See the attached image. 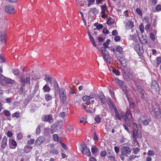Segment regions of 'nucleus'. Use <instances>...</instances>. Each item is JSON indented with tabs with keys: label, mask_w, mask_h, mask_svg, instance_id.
<instances>
[{
	"label": "nucleus",
	"mask_w": 161,
	"mask_h": 161,
	"mask_svg": "<svg viewBox=\"0 0 161 161\" xmlns=\"http://www.w3.org/2000/svg\"><path fill=\"white\" fill-rule=\"evenodd\" d=\"M92 12L94 14H96L98 13L97 10L96 8H93L92 9Z\"/></svg>",
	"instance_id": "680f3d73"
},
{
	"label": "nucleus",
	"mask_w": 161,
	"mask_h": 161,
	"mask_svg": "<svg viewBox=\"0 0 161 161\" xmlns=\"http://www.w3.org/2000/svg\"><path fill=\"white\" fill-rule=\"evenodd\" d=\"M134 49L139 55H141L143 52L142 48L139 44L136 43L135 44Z\"/></svg>",
	"instance_id": "9b49d317"
},
{
	"label": "nucleus",
	"mask_w": 161,
	"mask_h": 161,
	"mask_svg": "<svg viewBox=\"0 0 161 161\" xmlns=\"http://www.w3.org/2000/svg\"><path fill=\"white\" fill-rule=\"evenodd\" d=\"M115 83L118 85L120 88L123 91L126 89V86L125 83L122 81L118 79H115L114 80Z\"/></svg>",
	"instance_id": "1a4fd4ad"
},
{
	"label": "nucleus",
	"mask_w": 161,
	"mask_h": 161,
	"mask_svg": "<svg viewBox=\"0 0 161 161\" xmlns=\"http://www.w3.org/2000/svg\"><path fill=\"white\" fill-rule=\"evenodd\" d=\"M140 151V148L138 147H137L136 148H133V153L135 154H137L138 152H139Z\"/></svg>",
	"instance_id": "79ce46f5"
},
{
	"label": "nucleus",
	"mask_w": 161,
	"mask_h": 161,
	"mask_svg": "<svg viewBox=\"0 0 161 161\" xmlns=\"http://www.w3.org/2000/svg\"><path fill=\"white\" fill-rule=\"evenodd\" d=\"M150 121V119L149 118H147L145 119L141 120L140 119L138 120V121L140 123L141 121L143 125L145 126H146L149 125V122Z\"/></svg>",
	"instance_id": "b1692460"
},
{
	"label": "nucleus",
	"mask_w": 161,
	"mask_h": 161,
	"mask_svg": "<svg viewBox=\"0 0 161 161\" xmlns=\"http://www.w3.org/2000/svg\"><path fill=\"white\" fill-rule=\"evenodd\" d=\"M53 140L56 142L59 143L61 142V141L58 137V135L56 134H54L53 136Z\"/></svg>",
	"instance_id": "7c9ffc66"
},
{
	"label": "nucleus",
	"mask_w": 161,
	"mask_h": 161,
	"mask_svg": "<svg viewBox=\"0 0 161 161\" xmlns=\"http://www.w3.org/2000/svg\"><path fill=\"white\" fill-rule=\"evenodd\" d=\"M99 97L102 103L104 104L106 103V99L104 95L102 93L100 94Z\"/></svg>",
	"instance_id": "cd10ccee"
},
{
	"label": "nucleus",
	"mask_w": 161,
	"mask_h": 161,
	"mask_svg": "<svg viewBox=\"0 0 161 161\" xmlns=\"http://www.w3.org/2000/svg\"><path fill=\"white\" fill-rule=\"evenodd\" d=\"M94 120L97 123H99L101 121V115H96L94 117Z\"/></svg>",
	"instance_id": "e433bc0d"
},
{
	"label": "nucleus",
	"mask_w": 161,
	"mask_h": 161,
	"mask_svg": "<svg viewBox=\"0 0 161 161\" xmlns=\"http://www.w3.org/2000/svg\"><path fill=\"white\" fill-rule=\"evenodd\" d=\"M150 112L151 114L154 115L156 118L161 119V112L158 105L152 104V108L150 109Z\"/></svg>",
	"instance_id": "f03ea898"
},
{
	"label": "nucleus",
	"mask_w": 161,
	"mask_h": 161,
	"mask_svg": "<svg viewBox=\"0 0 161 161\" xmlns=\"http://www.w3.org/2000/svg\"><path fill=\"white\" fill-rule=\"evenodd\" d=\"M53 86H54V88L55 90L57 92H58L59 89V86L56 81L55 79H54V80H53Z\"/></svg>",
	"instance_id": "c85d7f7f"
},
{
	"label": "nucleus",
	"mask_w": 161,
	"mask_h": 161,
	"mask_svg": "<svg viewBox=\"0 0 161 161\" xmlns=\"http://www.w3.org/2000/svg\"><path fill=\"white\" fill-rule=\"evenodd\" d=\"M45 99L48 102L51 100L52 98V96L49 94H46L45 95Z\"/></svg>",
	"instance_id": "c9c22d12"
},
{
	"label": "nucleus",
	"mask_w": 161,
	"mask_h": 161,
	"mask_svg": "<svg viewBox=\"0 0 161 161\" xmlns=\"http://www.w3.org/2000/svg\"><path fill=\"white\" fill-rule=\"evenodd\" d=\"M59 96L65 93V90L63 88H61L60 89H59Z\"/></svg>",
	"instance_id": "09e8293b"
},
{
	"label": "nucleus",
	"mask_w": 161,
	"mask_h": 161,
	"mask_svg": "<svg viewBox=\"0 0 161 161\" xmlns=\"http://www.w3.org/2000/svg\"><path fill=\"white\" fill-rule=\"evenodd\" d=\"M114 149L115 152L116 153H119V148L118 147H114Z\"/></svg>",
	"instance_id": "774afa93"
},
{
	"label": "nucleus",
	"mask_w": 161,
	"mask_h": 161,
	"mask_svg": "<svg viewBox=\"0 0 161 161\" xmlns=\"http://www.w3.org/2000/svg\"><path fill=\"white\" fill-rule=\"evenodd\" d=\"M124 79L126 81H130L133 78V73L131 72L128 73H124L123 75Z\"/></svg>",
	"instance_id": "f8f14e48"
},
{
	"label": "nucleus",
	"mask_w": 161,
	"mask_h": 161,
	"mask_svg": "<svg viewBox=\"0 0 161 161\" xmlns=\"http://www.w3.org/2000/svg\"><path fill=\"white\" fill-rule=\"evenodd\" d=\"M101 14L105 13V11L108 9L107 7L106 6L105 4L104 5L101 6Z\"/></svg>",
	"instance_id": "2f4dec72"
},
{
	"label": "nucleus",
	"mask_w": 161,
	"mask_h": 161,
	"mask_svg": "<svg viewBox=\"0 0 161 161\" xmlns=\"http://www.w3.org/2000/svg\"><path fill=\"white\" fill-rule=\"evenodd\" d=\"M117 59L121 64L122 66L123 67L126 66L127 61L125 59L124 57H118Z\"/></svg>",
	"instance_id": "6ab92c4d"
},
{
	"label": "nucleus",
	"mask_w": 161,
	"mask_h": 161,
	"mask_svg": "<svg viewBox=\"0 0 161 161\" xmlns=\"http://www.w3.org/2000/svg\"><path fill=\"white\" fill-rule=\"evenodd\" d=\"M121 153L120 155V159L122 160L125 159V157H127L131 152V149L127 145H124L121 148Z\"/></svg>",
	"instance_id": "f257e3e1"
},
{
	"label": "nucleus",
	"mask_w": 161,
	"mask_h": 161,
	"mask_svg": "<svg viewBox=\"0 0 161 161\" xmlns=\"http://www.w3.org/2000/svg\"><path fill=\"white\" fill-rule=\"evenodd\" d=\"M108 104L109 108L112 109L114 111L115 109H117L115 106L114 103L112 102L110 98H108Z\"/></svg>",
	"instance_id": "a211bd4d"
},
{
	"label": "nucleus",
	"mask_w": 161,
	"mask_h": 161,
	"mask_svg": "<svg viewBox=\"0 0 161 161\" xmlns=\"http://www.w3.org/2000/svg\"><path fill=\"white\" fill-rule=\"evenodd\" d=\"M82 107L85 110V111L87 113H94L96 111L95 108L93 109V112L92 111H91L90 110H89V109H87L86 108V106L84 104L82 105Z\"/></svg>",
	"instance_id": "72a5a7b5"
},
{
	"label": "nucleus",
	"mask_w": 161,
	"mask_h": 161,
	"mask_svg": "<svg viewBox=\"0 0 161 161\" xmlns=\"http://www.w3.org/2000/svg\"><path fill=\"white\" fill-rule=\"evenodd\" d=\"M114 111L115 113V119L116 120H120L121 117H122V115H123V114L122 113H121L120 114H119L117 109H115Z\"/></svg>",
	"instance_id": "5701e85b"
},
{
	"label": "nucleus",
	"mask_w": 161,
	"mask_h": 161,
	"mask_svg": "<svg viewBox=\"0 0 161 161\" xmlns=\"http://www.w3.org/2000/svg\"><path fill=\"white\" fill-rule=\"evenodd\" d=\"M114 40L116 42L119 41L120 40V38L118 36H115L114 37Z\"/></svg>",
	"instance_id": "e2e57ef3"
},
{
	"label": "nucleus",
	"mask_w": 161,
	"mask_h": 161,
	"mask_svg": "<svg viewBox=\"0 0 161 161\" xmlns=\"http://www.w3.org/2000/svg\"><path fill=\"white\" fill-rule=\"evenodd\" d=\"M149 156H153L154 155V153L153 151L152 150H149L147 153Z\"/></svg>",
	"instance_id": "de8ad7c7"
},
{
	"label": "nucleus",
	"mask_w": 161,
	"mask_h": 161,
	"mask_svg": "<svg viewBox=\"0 0 161 161\" xmlns=\"http://www.w3.org/2000/svg\"><path fill=\"white\" fill-rule=\"evenodd\" d=\"M25 152L26 153H28L31 151V149H32V147L30 145H27L25 147Z\"/></svg>",
	"instance_id": "c756f323"
},
{
	"label": "nucleus",
	"mask_w": 161,
	"mask_h": 161,
	"mask_svg": "<svg viewBox=\"0 0 161 161\" xmlns=\"http://www.w3.org/2000/svg\"><path fill=\"white\" fill-rule=\"evenodd\" d=\"M96 96L94 93H92L89 96H86L83 97L82 99L84 101H85V104L87 105H89L90 104V100L94 98Z\"/></svg>",
	"instance_id": "39448f33"
},
{
	"label": "nucleus",
	"mask_w": 161,
	"mask_h": 161,
	"mask_svg": "<svg viewBox=\"0 0 161 161\" xmlns=\"http://www.w3.org/2000/svg\"><path fill=\"white\" fill-rule=\"evenodd\" d=\"M6 36L3 32H0V41L3 43H5L6 40Z\"/></svg>",
	"instance_id": "4be33fe9"
},
{
	"label": "nucleus",
	"mask_w": 161,
	"mask_h": 161,
	"mask_svg": "<svg viewBox=\"0 0 161 161\" xmlns=\"http://www.w3.org/2000/svg\"><path fill=\"white\" fill-rule=\"evenodd\" d=\"M20 80L22 85H25L26 84L25 79L23 76H22L20 77Z\"/></svg>",
	"instance_id": "5fc2aeb1"
},
{
	"label": "nucleus",
	"mask_w": 161,
	"mask_h": 161,
	"mask_svg": "<svg viewBox=\"0 0 161 161\" xmlns=\"http://www.w3.org/2000/svg\"><path fill=\"white\" fill-rule=\"evenodd\" d=\"M134 26L133 22L130 21L127 22L126 23V28L127 29H130Z\"/></svg>",
	"instance_id": "a878e982"
},
{
	"label": "nucleus",
	"mask_w": 161,
	"mask_h": 161,
	"mask_svg": "<svg viewBox=\"0 0 161 161\" xmlns=\"http://www.w3.org/2000/svg\"><path fill=\"white\" fill-rule=\"evenodd\" d=\"M35 142V140L33 139H31L28 140L27 142V144H33Z\"/></svg>",
	"instance_id": "864d4df0"
},
{
	"label": "nucleus",
	"mask_w": 161,
	"mask_h": 161,
	"mask_svg": "<svg viewBox=\"0 0 161 161\" xmlns=\"http://www.w3.org/2000/svg\"><path fill=\"white\" fill-rule=\"evenodd\" d=\"M23 137V136L22 133H19L18 134L17 136V139L19 140H21Z\"/></svg>",
	"instance_id": "13d9d810"
},
{
	"label": "nucleus",
	"mask_w": 161,
	"mask_h": 161,
	"mask_svg": "<svg viewBox=\"0 0 161 161\" xmlns=\"http://www.w3.org/2000/svg\"><path fill=\"white\" fill-rule=\"evenodd\" d=\"M132 127L133 128V132H135V131H137L140 130H138L139 128L136 124L135 123H133Z\"/></svg>",
	"instance_id": "58836bf2"
},
{
	"label": "nucleus",
	"mask_w": 161,
	"mask_h": 161,
	"mask_svg": "<svg viewBox=\"0 0 161 161\" xmlns=\"http://www.w3.org/2000/svg\"><path fill=\"white\" fill-rule=\"evenodd\" d=\"M5 62V59L0 54V63H4Z\"/></svg>",
	"instance_id": "bf43d9fd"
},
{
	"label": "nucleus",
	"mask_w": 161,
	"mask_h": 161,
	"mask_svg": "<svg viewBox=\"0 0 161 161\" xmlns=\"http://www.w3.org/2000/svg\"><path fill=\"white\" fill-rule=\"evenodd\" d=\"M50 130L51 133L52 134L54 133L55 131V127L53 125H52V127H51Z\"/></svg>",
	"instance_id": "052dcab7"
},
{
	"label": "nucleus",
	"mask_w": 161,
	"mask_h": 161,
	"mask_svg": "<svg viewBox=\"0 0 161 161\" xmlns=\"http://www.w3.org/2000/svg\"><path fill=\"white\" fill-rule=\"evenodd\" d=\"M144 21L145 23H148L149 21V18L147 17L144 18Z\"/></svg>",
	"instance_id": "0e129e2a"
},
{
	"label": "nucleus",
	"mask_w": 161,
	"mask_h": 161,
	"mask_svg": "<svg viewBox=\"0 0 161 161\" xmlns=\"http://www.w3.org/2000/svg\"><path fill=\"white\" fill-rule=\"evenodd\" d=\"M20 113L19 112H16L12 114V117H16L18 118L19 117Z\"/></svg>",
	"instance_id": "a18cd8bd"
},
{
	"label": "nucleus",
	"mask_w": 161,
	"mask_h": 161,
	"mask_svg": "<svg viewBox=\"0 0 161 161\" xmlns=\"http://www.w3.org/2000/svg\"><path fill=\"white\" fill-rule=\"evenodd\" d=\"M48 146L50 147L49 153L52 156H54L58 154L59 151L57 148H55L54 145L50 144Z\"/></svg>",
	"instance_id": "0eeeda50"
},
{
	"label": "nucleus",
	"mask_w": 161,
	"mask_h": 161,
	"mask_svg": "<svg viewBox=\"0 0 161 161\" xmlns=\"http://www.w3.org/2000/svg\"><path fill=\"white\" fill-rule=\"evenodd\" d=\"M45 141V138L42 136L38 137L36 139L35 143V145L38 146L41 145Z\"/></svg>",
	"instance_id": "f3484780"
},
{
	"label": "nucleus",
	"mask_w": 161,
	"mask_h": 161,
	"mask_svg": "<svg viewBox=\"0 0 161 161\" xmlns=\"http://www.w3.org/2000/svg\"><path fill=\"white\" fill-rule=\"evenodd\" d=\"M114 23L113 19L110 17H109L107 20V23L108 25H112Z\"/></svg>",
	"instance_id": "f704fd0d"
},
{
	"label": "nucleus",
	"mask_w": 161,
	"mask_h": 161,
	"mask_svg": "<svg viewBox=\"0 0 161 161\" xmlns=\"http://www.w3.org/2000/svg\"><path fill=\"white\" fill-rule=\"evenodd\" d=\"M117 51L121 53L123 52V48L122 47L120 46H118L116 48Z\"/></svg>",
	"instance_id": "603ef678"
},
{
	"label": "nucleus",
	"mask_w": 161,
	"mask_h": 161,
	"mask_svg": "<svg viewBox=\"0 0 161 161\" xmlns=\"http://www.w3.org/2000/svg\"><path fill=\"white\" fill-rule=\"evenodd\" d=\"M110 40L109 39H108L106 40V42H105L103 44V47H105V48H106L108 47V45L109 44Z\"/></svg>",
	"instance_id": "ea45409f"
},
{
	"label": "nucleus",
	"mask_w": 161,
	"mask_h": 161,
	"mask_svg": "<svg viewBox=\"0 0 161 161\" xmlns=\"http://www.w3.org/2000/svg\"><path fill=\"white\" fill-rule=\"evenodd\" d=\"M142 138V134L140 130L133 132L132 139L133 141L138 144V141Z\"/></svg>",
	"instance_id": "20e7f679"
},
{
	"label": "nucleus",
	"mask_w": 161,
	"mask_h": 161,
	"mask_svg": "<svg viewBox=\"0 0 161 161\" xmlns=\"http://www.w3.org/2000/svg\"><path fill=\"white\" fill-rule=\"evenodd\" d=\"M101 50L104 60L105 62H107L110 59L108 51L105 47H101Z\"/></svg>",
	"instance_id": "6e6552de"
},
{
	"label": "nucleus",
	"mask_w": 161,
	"mask_h": 161,
	"mask_svg": "<svg viewBox=\"0 0 161 161\" xmlns=\"http://www.w3.org/2000/svg\"><path fill=\"white\" fill-rule=\"evenodd\" d=\"M40 126L38 125L36 128V134L37 135H38L40 133Z\"/></svg>",
	"instance_id": "6e6d98bb"
},
{
	"label": "nucleus",
	"mask_w": 161,
	"mask_h": 161,
	"mask_svg": "<svg viewBox=\"0 0 161 161\" xmlns=\"http://www.w3.org/2000/svg\"><path fill=\"white\" fill-rule=\"evenodd\" d=\"M2 114H3L4 115L7 117H8L11 115L10 112L9 111L7 110H3L2 113Z\"/></svg>",
	"instance_id": "4c0bfd02"
},
{
	"label": "nucleus",
	"mask_w": 161,
	"mask_h": 161,
	"mask_svg": "<svg viewBox=\"0 0 161 161\" xmlns=\"http://www.w3.org/2000/svg\"><path fill=\"white\" fill-rule=\"evenodd\" d=\"M42 89L44 92H47L50 91V88L47 86V84L43 87Z\"/></svg>",
	"instance_id": "473e14b6"
},
{
	"label": "nucleus",
	"mask_w": 161,
	"mask_h": 161,
	"mask_svg": "<svg viewBox=\"0 0 161 161\" xmlns=\"http://www.w3.org/2000/svg\"><path fill=\"white\" fill-rule=\"evenodd\" d=\"M7 137L4 136L3 138L1 143V147L2 149H4L7 146Z\"/></svg>",
	"instance_id": "aec40b11"
},
{
	"label": "nucleus",
	"mask_w": 161,
	"mask_h": 161,
	"mask_svg": "<svg viewBox=\"0 0 161 161\" xmlns=\"http://www.w3.org/2000/svg\"><path fill=\"white\" fill-rule=\"evenodd\" d=\"M80 146L81 147L80 148V150L83 154H85L88 156H91V154L89 149L87 148L85 144H84Z\"/></svg>",
	"instance_id": "423d86ee"
},
{
	"label": "nucleus",
	"mask_w": 161,
	"mask_h": 161,
	"mask_svg": "<svg viewBox=\"0 0 161 161\" xmlns=\"http://www.w3.org/2000/svg\"><path fill=\"white\" fill-rule=\"evenodd\" d=\"M112 34L113 36H116V35L118 34V32L116 30H114L112 31Z\"/></svg>",
	"instance_id": "338daca9"
},
{
	"label": "nucleus",
	"mask_w": 161,
	"mask_h": 161,
	"mask_svg": "<svg viewBox=\"0 0 161 161\" xmlns=\"http://www.w3.org/2000/svg\"><path fill=\"white\" fill-rule=\"evenodd\" d=\"M26 83L30 85V77L29 75H26L25 80Z\"/></svg>",
	"instance_id": "a19ab883"
},
{
	"label": "nucleus",
	"mask_w": 161,
	"mask_h": 161,
	"mask_svg": "<svg viewBox=\"0 0 161 161\" xmlns=\"http://www.w3.org/2000/svg\"><path fill=\"white\" fill-rule=\"evenodd\" d=\"M122 118L129 126H130L133 122L132 115L130 111L127 110L126 114L122 115Z\"/></svg>",
	"instance_id": "7ed1b4c3"
},
{
	"label": "nucleus",
	"mask_w": 161,
	"mask_h": 161,
	"mask_svg": "<svg viewBox=\"0 0 161 161\" xmlns=\"http://www.w3.org/2000/svg\"><path fill=\"white\" fill-rule=\"evenodd\" d=\"M5 10L6 11L8 14H13L15 12L14 8L10 5L7 6L5 7Z\"/></svg>",
	"instance_id": "dca6fc26"
},
{
	"label": "nucleus",
	"mask_w": 161,
	"mask_h": 161,
	"mask_svg": "<svg viewBox=\"0 0 161 161\" xmlns=\"http://www.w3.org/2000/svg\"><path fill=\"white\" fill-rule=\"evenodd\" d=\"M42 120L46 122H48L50 123H52L53 122V119L52 115H43L42 117Z\"/></svg>",
	"instance_id": "4468645a"
},
{
	"label": "nucleus",
	"mask_w": 161,
	"mask_h": 161,
	"mask_svg": "<svg viewBox=\"0 0 161 161\" xmlns=\"http://www.w3.org/2000/svg\"><path fill=\"white\" fill-rule=\"evenodd\" d=\"M107 153L105 150H103L101 152L100 155L102 157H105L107 155Z\"/></svg>",
	"instance_id": "3c124183"
},
{
	"label": "nucleus",
	"mask_w": 161,
	"mask_h": 161,
	"mask_svg": "<svg viewBox=\"0 0 161 161\" xmlns=\"http://www.w3.org/2000/svg\"><path fill=\"white\" fill-rule=\"evenodd\" d=\"M62 145L64 149H65V150H68V148L66 146L65 144H64V143H62L61 142L60 143Z\"/></svg>",
	"instance_id": "69168bd1"
},
{
	"label": "nucleus",
	"mask_w": 161,
	"mask_h": 161,
	"mask_svg": "<svg viewBox=\"0 0 161 161\" xmlns=\"http://www.w3.org/2000/svg\"><path fill=\"white\" fill-rule=\"evenodd\" d=\"M112 71L113 73L116 75H119L120 74L119 71L118 70H116L114 68H113Z\"/></svg>",
	"instance_id": "37998d69"
},
{
	"label": "nucleus",
	"mask_w": 161,
	"mask_h": 161,
	"mask_svg": "<svg viewBox=\"0 0 161 161\" xmlns=\"http://www.w3.org/2000/svg\"><path fill=\"white\" fill-rule=\"evenodd\" d=\"M9 147L10 149H14L17 146V144L16 141L11 138L9 139Z\"/></svg>",
	"instance_id": "ddd939ff"
},
{
	"label": "nucleus",
	"mask_w": 161,
	"mask_h": 161,
	"mask_svg": "<svg viewBox=\"0 0 161 161\" xmlns=\"http://www.w3.org/2000/svg\"><path fill=\"white\" fill-rule=\"evenodd\" d=\"M14 80L11 79L9 78H8L6 77L4 78L3 80H1V83L3 85H4L7 83L13 84L14 83Z\"/></svg>",
	"instance_id": "2eb2a0df"
},
{
	"label": "nucleus",
	"mask_w": 161,
	"mask_h": 161,
	"mask_svg": "<svg viewBox=\"0 0 161 161\" xmlns=\"http://www.w3.org/2000/svg\"><path fill=\"white\" fill-rule=\"evenodd\" d=\"M91 151L93 155L94 156H96L97 155L98 152V149L96 147H92L91 148Z\"/></svg>",
	"instance_id": "bb28decb"
},
{
	"label": "nucleus",
	"mask_w": 161,
	"mask_h": 161,
	"mask_svg": "<svg viewBox=\"0 0 161 161\" xmlns=\"http://www.w3.org/2000/svg\"><path fill=\"white\" fill-rule=\"evenodd\" d=\"M107 157L111 161H117L114 153L111 151L109 150L108 151Z\"/></svg>",
	"instance_id": "9d476101"
},
{
	"label": "nucleus",
	"mask_w": 161,
	"mask_h": 161,
	"mask_svg": "<svg viewBox=\"0 0 161 161\" xmlns=\"http://www.w3.org/2000/svg\"><path fill=\"white\" fill-rule=\"evenodd\" d=\"M59 96L61 100L63 101L65 100L66 99L65 93L62 95H60Z\"/></svg>",
	"instance_id": "49530a36"
},
{
	"label": "nucleus",
	"mask_w": 161,
	"mask_h": 161,
	"mask_svg": "<svg viewBox=\"0 0 161 161\" xmlns=\"http://www.w3.org/2000/svg\"><path fill=\"white\" fill-rule=\"evenodd\" d=\"M151 89L155 90L156 91H158L159 90V86L156 81H153L151 85Z\"/></svg>",
	"instance_id": "412c9836"
},
{
	"label": "nucleus",
	"mask_w": 161,
	"mask_h": 161,
	"mask_svg": "<svg viewBox=\"0 0 161 161\" xmlns=\"http://www.w3.org/2000/svg\"><path fill=\"white\" fill-rule=\"evenodd\" d=\"M12 72L15 75H18L19 74V70L16 69H12Z\"/></svg>",
	"instance_id": "c03bdc74"
},
{
	"label": "nucleus",
	"mask_w": 161,
	"mask_h": 161,
	"mask_svg": "<svg viewBox=\"0 0 161 161\" xmlns=\"http://www.w3.org/2000/svg\"><path fill=\"white\" fill-rule=\"evenodd\" d=\"M136 12L137 13L140 15H142V11L139 8H137L136 9Z\"/></svg>",
	"instance_id": "4d7b16f0"
},
{
	"label": "nucleus",
	"mask_w": 161,
	"mask_h": 161,
	"mask_svg": "<svg viewBox=\"0 0 161 161\" xmlns=\"http://www.w3.org/2000/svg\"><path fill=\"white\" fill-rule=\"evenodd\" d=\"M52 79L53 78L51 76L45 75L44 80L47 83H49L51 85L52 83Z\"/></svg>",
	"instance_id": "393cba45"
},
{
	"label": "nucleus",
	"mask_w": 161,
	"mask_h": 161,
	"mask_svg": "<svg viewBox=\"0 0 161 161\" xmlns=\"http://www.w3.org/2000/svg\"><path fill=\"white\" fill-rule=\"evenodd\" d=\"M155 9L157 11H161V5L158 4L155 7Z\"/></svg>",
	"instance_id": "8fccbe9b"
}]
</instances>
